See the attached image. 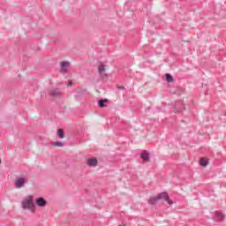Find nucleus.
Returning a JSON list of instances; mask_svg holds the SVG:
<instances>
[{
	"mask_svg": "<svg viewBox=\"0 0 226 226\" xmlns=\"http://www.w3.org/2000/svg\"><path fill=\"white\" fill-rule=\"evenodd\" d=\"M158 200H165L170 206H172V204H174L172 200L169 198V193L167 192H160L155 197L150 198L148 200V204H150L151 206H154V204H156Z\"/></svg>",
	"mask_w": 226,
	"mask_h": 226,
	"instance_id": "nucleus-1",
	"label": "nucleus"
},
{
	"mask_svg": "<svg viewBox=\"0 0 226 226\" xmlns=\"http://www.w3.org/2000/svg\"><path fill=\"white\" fill-rule=\"evenodd\" d=\"M23 209H33L34 207V201L31 199V196H27L22 200Z\"/></svg>",
	"mask_w": 226,
	"mask_h": 226,
	"instance_id": "nucleus-2",
	"label": "nucleus"
},
{
	"mask_svg": "<svg viewBox=\"0 0 226 226\" xmlns=\"http://www.w3.org/2000/svg\"><path fill=\"white\" fill-rule=\"evenodd\" d=\"M26 183H27L26 177H18L14 180V186L15 188H24L26 186Z\"/></svg>",
	"mask_w": 226,
	"mask_h": 226,
	"instance_id": "nucleus-3",
	"label": "nucleus"
},
{
	"mask_svg": "<svg viewBox=\"0 0 226 226\" xmlns=\"http://www.w3.org/2000/svg\"><path fill=\"white\" fill-rule=\"evenodd\" d=\"M48 94L50 98H61V91L59 88L49 89Z\"/></svg>",
	"mask_w": 226,
	"mask_h": 226,
	"instance_id": "nucleus-4",
	"label": "nucleus"
},
{
	"mask_svg": "<svg viewBox=\"0 0 226 226\" xmlns=\"http://www.w3.org/2000/svg\"><path fill=\"white\" fill-rule=\"evenodd\" d=\"M35 204L38 207H45L47 206V200L43 197H39L35 200Z\"/></svg>",
	"mask_w": 226,
	"mask_h": 226,
	"instance_id": "nucleus-5",
	"label": "nucleus"
},
{
	"mask_svg": "<svg viewBox=\"0 0 226 226\" xmlns=\"http://www.w3.org/2000/svg\"><path fill=\"white\" fill-rule=\"evenodd\" d=\"M140 158L143 160V162H151V157H150V154L148 151L144 150L141 154H140Z\"/></svg>",
	"mask_w": 226,
	"mask_h": 226,
	"instance_id": "nucleus-6",
	"label": "nucleus"
},
{
	"mask_svg": "<svg viewBox=\"0 0 226 226\" xmlns=\"http://www.w3.org/2000/svg\"><path fill=\"white\" fill-rule=\"evenodd\" d=\"M98 72H99V75L102 77V79H105V77H107V74L105 73V65L104 64L99 65Z\"/></svg>",
	"mask_w": 226,
	"mask_h": 226,
	"instance_id": "nucleus-7",
	"label": "nucleus"
},
{
	"mask_svg": "<svg viewBox=\"0 0 226 226\" xmlns=\"http://www.w3.org/2000/svg\"><path fill=\"white\" fill-rule=\"evenodd\" d=\"M87 164L88 167H96L98 165V160L97 159H87Z\"/></svg>",
	"mask_w": 226,
	"mask_h": 226,
	"instance_id": "nucleus-8",
	"label": "nucleus"
},
{
	"mask_svg": "<svg viewBox=\"0 0 226 226\" xmlns=\"http://www.w3.org/2000/svg\"><path fill=\"white\" fill-rule=\"evenodd\" d=\"M215 218H217L218 222H223L225 215H223V213H222V212H216Z\"/></svg>",
	"mask_w": 226,
	"mask_h": 226,
	"instance_id": "nucleus-9",
	"label": "nucleus"
},
{
	"mask_svg": "<svg viewBox=\"0 0 226 226\" xmlns=\"http://www.w3.org/2000/svg\"><path fill=\"white\" fill-rule=\"evenodd\" d=\"M107 102H109L108 99H100V100L98 101V105H99L100 109H103L104 107H107V106L105 105V103H107Z\"/></svg>",
	"mask_w": 226,
	"mask_h": 226,
	"instance_id": "nucleus-10",
	"label": "nucleus"
},
{
	"mask_svg": "<svg viewBox=\"0 0 226 226\" xmlns=\"http://www.w3.org/2000/svg\"><path fill=\"white\" fill-rule=\"evenodd\" d=\"M165 77H166V81L170 84L172 82H174V77H172V75L169 74V73H166L165 74Z\"/></svg>",
	"mask_w": 226,
	"mask_h": 226,
	"instance_id": "nucleus-11",
	"label": "nucleus"
},
{
	"mask_svg": "<svg viewBox=\"0 0 226 226\" xmlns=\"http://www.w3.org/2000/svg\"><path fill=\"white\" fill-rule=\"evenodd\" d=\"M57 135L60 139H64V131H63V129H58Z\"/></svg>",
	"mask_w": 226,
	"mask_h": 226,
	"instance_id": "nucleus-12",
	"label": "nucleus"
},
{
	"mask_svg": "<svg viewBox=\"0 0 226 226\" xmlns=\"http://www.w3.org/2000/svg\"><path fill=\"white\" fill-rule=\"evenodd\" d=\"M52 146H54L55 147H63L64 144L61 141H54L52 143Z\"/></svg>",
	"mask_w": 226,
	"mask_h": 226,
	"instance_id": "nucleus-13",
	"label": "nucleus"
},
{
	"mask_svg": "<svg viewBox=\"0 0 226 226\" xmlns=\"http://www.w3.org/2000/svg\"><path fill=\"white\" fill-rule=\"evenodd\" d=\"M200 165L201 167H207V160H204V159H200Z\"/></svg>",
	"mask_w": 226,
	"mask_h": 226,
	"instance_id": "nucleus-14",
	"label": "nucleus"
},
{
	"mask_svg": "<svg viewBox=\"0 0 226 226\" xmlns=\"http://www.w3.org/2000/svg\"><path fill=\"white\" fill-rule=\"evenodd\" d=\"M68 64H70V63H68V62H62L61 63V68H66V66H68Z\"/></svg>",
	"mask_w": 226,
	"mask_h": 226,
	"instance_id": "nucleus-15",
	"label": "nucleus"
},
{
	"mask_svg": "<svg viewBox=\"0 0 226 226\" xmlns=\"http://www.w3.org/2000/svg\"><path fill=\"white\" fill-rule=\"evenodd\" d=\"M61 68H62L61 69L62 73H67L68 69H66V67H61Z\"/></svg>",
	"mask_w": 226,
	"mask_h": 226,
	"instance_id": "nucleus-16",
	"label": "nucleus"
},
{
	"mask_svg": "<svg viewBox=\"0 0 226 226\" xmlns=\"http://www.w3.org/2000/svg\"><path fill=\"white\" fill-rule=\"evenodd\" d=\"M117 89L124 90V89H125V87H123V86H118V87H117Z\"/></svg>",
	"mask_w": 226,
	"mask_h": 226,
	"instance_id": "nucleus-17",
	"label": "nucleus"
},
{
	"mask_svg": "<svg viewBox=\"0 0 226 226\" xmlns=\"http://www.w3.org/2000/svg\"><path fill=\"white\" fill-rule=\"evenodd\" d=\"M72 81H69L68 86H72Z\"/></svg>",
	"mask_w": 226,
	"mask_h": 226,
	"instance_id": "nucleus-18",
	"label": "nucleus"
},
{
	"mask_svg": "<svg viewBox=\"0 0 226 226\" xmlns=\"http://www.w3.org/2000/svg\"><path fill=\"white\" fill-rule=\"evenodd\" d=\"M0 163H1V159H0Z\"/></svg>",
	"mask_w": 226,
	"mask_h": 226,
	"instance_id": "nucleus-19",
	"label": "nucleus"
}]
</instances>
